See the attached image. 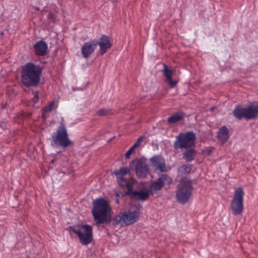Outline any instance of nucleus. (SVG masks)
<instances>
[{
  "label": "nucleus",
  "instance_id": "6",
  "mask_svg": "<svg viewBox=\"0 0 258 258\" xmlns=\"http://www.w3.org/2000/svg\"><path fill=\"white\" fill-rule=\"evenodd\" d=\"M232 114L236 119L239 120L243 118L246 120L254 119L258 115V104H250L246 107L237 105L235 106Z\"/></svg>",
  "mask_w": 258,
  "mask_h": 258
},
{
  "label": "nucleus",
  "instance_id": "8",
  "mask_svg": "<svg viewBox=\"0 0 258 258\" xmlns=\"http://www.w3.org/2000/svg\"><path fill=\"white\" fill-rule=\"evenodd\" d=\"M244 195V192L241 187H238L234 190V196L231 202V208L234 215H239L242 213Z\"/></svg>",
  "mask_w": 258,
  "mask_h": 258
},
{
  "label": "nucleus",
  "instance_id": "19",
  "mask_svg": "<svg viewBox=\"0 0 258 258\" xmlns=\"http://www.w3.org/2000/svg\"><path fill=\"white\" fill-rule=\"evenodd\" d=\"M87 227L89 228V231L90 230L93 231L92 226L88 224H77L70 226L67 230L70 233L74 232V229H75L77 230V231H80V232L82 233H86V231L85 229H86Z\"/></svg>",
  "mask_w": 258,
  "mask_h": 258
},
{
  "label": "nucleus",
  "instance_id": "5",
  "mask_svg": "<svg viewBox=\"0 0 258 258\" xmlns=\"http://www.w3.org/2000/svg\"><path fill=\"white\" fill-rule=\"evenodd\" d=\"M192 183L189 178H182L177 186L176 198L178 202L181 204L186 203L192 195L193 190Z\"/></svg>",
  "mask_w": 258,
  "mask_h": 258
},
{
  "label": "nucleus",
  "instance_id": "33",
  "mask_svg": "<svg viewBox=\"0 0 258 258\" xmlns=\"http://www.w3.org/2000/svg\"><path fill=\"white\" fill-rule=\"evenodd\" d=\"M53 162H54V160H52L51 161V163H53Z\"/></svg>",
  "mask_w": 258,
  "mask_h": 258
},
{
  "label": "nucleus",
  "instance_id": "3",
  "mask_svg": "<svg viewBox=\"0 0 258 258\" xmlns=\"http://www.w3.org/2000/svg\"><path fill=\"white\" fill-rule=\"evenodd\" d=\"M140 208L136 207L133 209L124 210L112 218V225L124 227L138 221L140 214Z\"/></svg>",
  "mask_w": 258,
  "mask_h": 258
},
{
  "label": "nucleus",
  "instance_id": "4",
  "mask_svg": "<svg viewBox=\"0 0 258 258\" xmlns=\"http://www.w3.org/2000/svg\"><path fill=\"white\" fill-rule=\"evenodd\" d=\"M63 121V118H61V121L58 129L56 132L52 134L51 145L53 147H60L65 150L68 147L73 145V143L69 137L68 131Z\"/></svg>",
  "mask_w": 258,
  "mask_h": 258
},
{
  "label": "nucleus",
  "instance_id": "15",
  "mask_svg": "<svg viewBox=\"0 0 258 258\" xmlns=\"http://www.w3.org/2000/svg\"><path fill=\"white\" fill-rule=\"evenodd\" d=\"M96 43L97 46H99L100 53L102 55L105 53L112 45L108 37L104 34L101 36L99 40L96 39Z\"/></svg>",
  "mask_w": 258,
  "mask_h": 258
},
{
  "label": "nucleus",
  "instance_id": "27",
  "mask_svg": "<svg viewBox=\"0 0 258 258\" xmlns=\"http://www.w3.org/2000/svg\"><path fill=\"white\" fill-rule=\"evenodd\" d=\"M135 148H136L135 147H134V146H133L126 152L125 156L126 158H130V155H131L132 153H133Z\"/></svg>",
  "mask_w": 258,
  "mask_h": 258
},
{
  "label": "nucleus",
  "instance_id": "17",
  "mask_svg": "<svg viewBox=\"0 0 258 258\" xmlns=\"http://www.w3.org/2000/svg\"><path fill=\"white\" fill-rule=\"evenodd\" d=\"M217 139L222 144L226 142L229 138V130L225 125L220 127L217 132Z\"/></svg>",
  "mask_w": 258,
  "mask_h": 258
},
{
  "label": "nucleus",
  "instance_id": "30",
  "mask_svg": "<svg viewBox=\"0 0 258 258\" xmlns=\"http://www.w3.org/2000/svg\"><path fill=\"white\" fill-rule=\"evenodd\" d=\"M33 101L36 103L37 102L38 100V92H33Z\"/></svg>",
  "mask_w": 258,
  "mask_h": 258
},
{
  "label": "nucleus",
  "instance_id": "31",
  "mask_svg": "<svg viewBox=\"0 0 258 258\" xmlns=\"http://www.w3.org/2000/svg\"><path fill=\"white\" fill-rule=\"evenodd\" d=\"M79 89H80L79 88H77L74 89V90L76 91V90H79Z\"/></svg>",
  "mask_w": 258,
  "mask_h": 258
},
{
  "label": "nucleus",
  "instance_id": "24",
  "mask_svg": "<svg viewBox=\"0 0 258 258\" xmlns=\"http://www.w3.org/2000/svg\"><path fill=\"white\" fill-rule=\"evenodd\" d=\"M146 138L144 136H141L140 138H139L136 141V143L134 144V146L136 148H137L140 146L144 147L145 145L146 144V141L144 142V143L143 144L142 143L143 142L144 140H146Z\"/></svg>",
  "mask_w": 258,
  "mask_h": 258
},
{
  "label": "nucleus",
  "instance_id": "11",
  "mask_svg": "<svg viewBox=\"0 0 258 258\" xmlns=\"http://www.w3.org/2000/svg\"><path fill=\"white\" fill-rule=\"evenodd\" d=\"M136 173L140 178H145L149 174V166L146 163V159L144 157H142L138 160Z\"/></svg>",
  "mask_w": 258,
  "mask_h": 258
},
{
  "label": "nucleus",
  "instance_id": "16",
  "mask_svg": "<svg viewBox=\"0 0 258 258\" xmlns=\"http://www.w3.org/2000/svg\"><path fill=\"white\" fill-rule=\"evenodd\" d=\"M33 48L35 55L42 56L46 53L48 45L45 42L41 40L34 45Z\"/></svg>",
  "mask_w": 258,
  "mask_h": 258
},
{
  "label": "nucleus",
  "instance_id": "9",
  "mask_svg": "<svg viewBox=\"0 0 258 258\" xmlns=\"http://www.w3.org/2000/svg\"><path fill=\"white\" fill-rule=\"evenodd\" d=\"M172 179L166 174H162L150 185L149 189L151 195L158 194L165 184H170Z\"/></svg>",
  "mask_w": 258,
  "mask_h": 258
},
{
  "label": "nucleus",
  "instance_id": "20",
  "mask_svg": "<svg viewBox=\"0 0 258 258\" xmlns=\"http://www.w3.org/2000/svg\"><path fill=\"white\" fill-rule=\"evenodd\" d=\"M196 155L195 149L191 148L186 149L185 151L183 153V158L187 162H191L195 159Z\"/></svg>",
  "mask_w": 258,
  "mask_h": 258
},
{
  "label": "nucleus",
  "instance_id": "13",
  "mask_svg": "<svg viewBox=\"0 0 258 258\" xmlns=\"http://www.w3.org/2000/svg\"><path fill=\"white\" fill-rule=\"evenodd\" d=\"M96 48V39L85 42L81 48L83 57L85 58H88L95 51Z\"/></svg>",
  "mask_w": 258,
  "mask_h": 258
},
{
  "label": "nucleus",
  "instance_id": "26",
  "mask_svg": "<svg viewBox=\"0 0 258 258\" xmlns=\"http://www.w3.org/2000/svg\"><path fill=\"white\" fill-rule=\"evenodd\" d=\"M54 101L50 102L48 106H46L43 108V113L44 114L45 113L50 112L52 109Z\"/></svg>",
  "mask_w": 258,
  "mask_h": 258
},
{
  "label": "nucleus",
  "instance_id": "1",
  "mask_svg": "<svg viewBox=\"0 0 258 258\" xmlns=\"http://www.w3.org/2000/svg\"><path fill=\"white\" fill-rule=\"evenodd\" d=\"M42 74V67L32 62H27L21 69V82L26 87H36L40 83Z\"/></svg>",
  "mask_w": 258,
  "mask_h": 258
},
{
  "label": "nucleus",
  "instance_id": "32",
  "mask_svg": "<svg viewBox=\"0 0 258 258\" xmlns=\"http://www.w3.org/2000/svg\"><path fill=\"white\" fill-rule=\"evenodd\" d=\"M61 153V152H60V151H59V152H57V154H59V153Z\"/></svg>",
  "mask_w": 258,
  "mask_h": 258
},
{
  "label": "nucleus",
  "instance_id": "2",
  "mask_svg": "<svg viewBox=\"0 0 258 258\" xmlns=\"http://www.w3.org/2000/svg\"><path fill=\"white\" fill-rule=\"evenodd\" d=\"M111 211L108 202L104 198H100L94 201L92 213L97 224H112Z\"/></svg>",
  "mask_w": 258,
  "mask_h": 258
},
{
  "label": "nucleus",
  "instance_id": "23",
  "mask_svg": "<svg viewBox=\"0 0 258 258\" xmlns=\"http://www.w3.org/2000/svg\"><path fill=\"white\" fill-rule=\"evenodd\" d=\"M163 73L164 75L165 76L167 80H170L172 78L173 76V72L166 65L164 64L163 68Z\"/></svg>",
  "mask_w": 258,
  "mask_h": 258
},
{
  "label": "nucleus",
  "instance_id": "28",
  "mask_svg": "<svg viewBox=\"0 0 258 258\" xmlns=\"http://www.w3.org/2000/svg\"><path fill=\"white\" fill-rule=\"evenodd\" d=\"M167 81L169 84V86L171 88H173L177 84V81L175 80H173L172 78L170 80H167Z\"/></svg>",
  "mask_w": 258,
  "mask_h": 258
},
{
  "label": "nucleus",
  "instance_id": "22",
  "mask_svg": "<svg viewBox=\"0 0 258 258\" xmlns=\"http://www.w3.org/2000/svg\"><path fill=\"white\" fill-rule=\"evenodd\" d=\"M191 170V166L189 164H183L178 168V172L181 174H188Z\"/></svg>",
  "mask_w": 258,
  "mask_h": 258
},
{
  "label": "nucleus",
  "instance_id": "14",
  "mask_svg": "<svg viewBox=\"0 0 258 258\" xmlns=\"http://www.w3.org/2000/svg\"><path fill=\"white\" fill-rule=\"evenodd\" d=\"M86 233H82L80 231H77L76 230L74 229V233L76 234L79 239L80 243L83 245H87L90 244L93 239V231L90 230L87 227L86 228Z\"/></svg>",
  "mask_w": 258,
  "mask_h": 258
},
{
  "label": "nucleus",
  "instance_id": "25",
  "mask_svg": "<svg viewBox=\"0 0 258 258\" xmlns=\"http://www.w3.org/2000/svg\"><path fill=\"white\" fill-rule=\"evenodd\" d=\"M111 113V110L107 108H103L99 109L97 111V114L100 116H104L109 114Z\"/></svg>",
  "mask_w": 258,
  "mask_h": 258
},
{
  "label": "nucleus",
  "instance_id": "18",
  "mask_svg": "<svg viewBox=\"0 0 258 258\" xmlns=\"http://www.w3.org/2000/svg\"><path fill=\"white\" fill-rule=\"evenodd\" d=\"M127 168L124 167H121L118 171L114 172V174L118 179V182L120 186H124L126 188L125 182H129L126 180L124 176L127 173Z\"/></svg>",
  "mask_w": 258,
  "mask_h": 258
},
{
  "label": "nucleus",
  "instance_id": "7",
  "mask_svg": "<svg viewBox=\"0 0 258 258\" xmlns=\"http://www.w3.org/2000/svg\"><path fill=\"white\" fill-rule=\"evenodd\" d=\"M175 140L173 143L175 150L187 149L195 146L196 135L192 132H181L175 136Z\"/></svg>",
  "mask_w": 258,
  "mask_h": 258
},
{
  "label": "nucleus",
  "instance_id": "10",
  "mask_svg": "<svg viewBox=\"0 0 258 258\" xmlns=\"http://www.w3.org/2000/svg\"><path fill=\"white\" fill-rule=\"evenodd\" d=\"M126 190L125 195L128 196L131 199L140 200L145 201L147 200L150 195L149 189L145 191L140 190L139 191L133 190V185L130 182H125Z\"/></svg>",
  "mask_w": 258,
  "mask_h": 258
},
{
  "label": "nucleus",
  "instance_id": "12",
  "mask_svg": "<svg viewBox=\"0 0 258 258\" xmlns=\"http://www.w3.org/2000/svg\"><path fill=\"white\" fill-rule=\"evenodd\" d=\"M151 165L155 172H163L166 171L165 161L161 155H155L150 158Z\"/></svg>",
  "mask_w": 258,
  "mask_h": 258
},
{
  "label": "nucleus",
  "instance_id": "21",
  "mask_svg": "<svg viewBox=\"0 0 258 258\" xmlns=\"http://www.w3.org/2000/svg\"><path fill=\"white\" fill-rule=\"evenodd\" d=\"M184 115V113L182 111L176 112L167 118V121L171 123H176L182 120Z\"/></svg>",
  "mask_w": 258,
  "mask_h": 258
},
{
  "label": "nucleus",
  "instance_id": "29",
  "mask_svg": "<svg viewBox=\"0 0 258 258\" xmlns=\"http://www.w3.org/2000/svg\"><path fill=\"white\" fill-rule=\"evenodd\" d=\"M212 151V148L211 147L207 148L203 150V153L206 155H209L211 154Z\"/></svg>",
  "mask_w": 258,
  "mask_h": 258
}]
</instances>
